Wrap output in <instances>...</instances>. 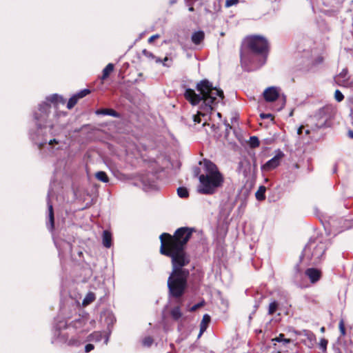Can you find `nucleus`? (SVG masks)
<instances>
[{
	"label": "nucleus",
	"mask_w": 353,
	"mask_h": 353,
	"mask_svg": "<svg viewBox=\"0 0 353 353\" xmlns=\"http://www.w3.org/2000/svg\"><path fill=\"white\" fill-rule=\"evenodd\" d=\"M263 95L266 101H274L279 97L280 89L274 86L269 87L264 90Z\"/></svg>",
	"instance_id": "obj_8"
},
{
	"label": "nucleus",
	"mask_w": 353,
	"mask_h": 353,
	"mask_svg": "<svg viewBox=\"0 0 353 353\" xmlns=\"http://www.w3.org/2000/svg\"><path fill=\"white\" fill-rule=\"evenodd\" d=\"M345 73H347V71L343 70L342 72L340 73V75L345 74Z\"/></svg>",
	"instance_id": "obj_52"
},
{
	"label": "nucleus",
	"mask_w": 353,
	"mask_h": 353,
	"mask_svg": "<svg viewBox=\"0 0 353 353\" xmlns=\"http://www.w3.org/2000/svg\"><path fill=\"white\" fill-rule=\"evenodd\" d=\"M94 300V295L92 293H90L87 295L86 298L83 301V303H90Z\"/></svg>",
	"instance_id": "obj_33"
},
{
	"label": "nucleus",
	"mask_w": 353,
	"mask_h": 353,
	"mask_svg": "<svg viewBox=\"0 0 353 353\" xmlns=\"http://www.w3.org/2000/svg\"><path fill=\"white\" fill-rule=\"evenodd\" d=\"M143 52L144 54H146V53H147V52H146V50H143Z\"/></svg>",
	"instance_id": "obj_61"
},
{
	"label": "nucleus",
	"mask_w": 353,
	"mask_h": 353,
	"mask_svg": "<svg viewBox=\"0 0 353 353\" xmlns=\"http://www.w3.org/2000/svg\"><path fill=\"white\" fill-rule=\"evenodd\" d=\"M334 98L336 101H337L338 102H341L343 100L344 96L340 90H336L334 93Z\"/></svg>",
	"instance_id": "obj_29"
},
{
	"label": "nucleus",
	"mask_w": 353,
	"mask_h": 353,
	"mask_svg": "<svg viewBox=\"0 0 353 353\" xmlns=\"http://www.w3.org/2000/svg\"><path fill=\"white\" fill-rule=\"evenodd\" d=\"M193 120L195 123H200L201 119H200V114L198 115H193Z\"/></svg>",
	"instance_id": "obj_42"
},
{
	"label": "nucleus",
	"mask_w": 353,
	"mask_h": 353,
	"mask_svg": "<svg viewBox=\"0 0 353 353\" xmlns=\"http://www.w3.org/2000/svg\"><path fill=\"white\" fill-rule=\"evenodd\" d=\"M196 94L194 90L187 88L184 93L185 98L193 105H197L201 101L204 104L203 109L206 112L212 111L214 107L224 98L223 92L221 89L214 87L208 80L201 81L196 85Z\"/></svg>",
	"instance_id": "obj_2"
},
{
	"label": "nucleus",
	"mask_w": 353,
	"mask_h": 353,
	"mask_svg": "<svg viewBox=\"0 0 353 353\" xmlns=\"http://www.w3.org/2000/svg\"><path fill=\"white\" fill-rule=\"evenodd\" d=\"M113 70H114V65L112 63H108L105 66V68L103 70V74L101 77V80L102 81L105 80Z\"/></svg>",
	"instance_id": "obj_18"
},
{
	"label": "nucleus",
	"mask_w": 353,
	"mask_h": 353,
	"mask_svg": "<svg viewBox=\"0 0 353 353\" xmlns=\"http://www.w3.org/2000/svg\"><path fill=\"white\" fill-rule=\"evenodd\" d=\"M47 100L52 103H58L59 101H62V97L58 94H52L47 98Z\"/></svg>",
	"instance_id": "obj_26"
},
{
	"label": "nucleus",
	"mask_w": 353,
	"mask_h": 353,
	"mask_svg": "<svg viewBox=\"0 0 353 353\" xmlns=\"http://www.w3.org/2000/svg\"><path fill=\"white\" fill-rule=\"evenodd\" d=\"M279 304L276 301L270 303L268 307V314L272 315L278 309Z\"/></svg>",
	"instance_id": "obj_23"
},
{
	"label": "nucleus",
	"mask_w": 353,
	"mask_h": 353,
	"mask_svg": "<svg viewBox=\"0 0 353 353\" xmlns=\"http://www.w3.org/2000/svg\"><path fill=\"white\" fill-rule=\"evenodd\" d=\"M53 143H56V144H57V143H59V141H58L57 139H52V140H50V141H49V143H48V144H49L50 145H52Z\"/></svg>",
	"instance_id": "obj_43"
},
{
	"label": "nucleus",
	"mask_w": 353,
	"mask_h": 353,
	"mask_svg": "<svg viewBox=\"0 0 353 353\" xmlns=\"http://www.w3.org/2000/svg\"><path fill=\"white\" fill-rule=\"evenodd\" d=\"M159 34H154V35H152L148 39V41L149 43H152L157 38H159Z\"/></svg>",
	"instance_id": "obj_40"
},
{
	"label": "nucleus",
	"mask_w": 353,
	"mask_h": 353,
	"mask_svg": "<svg viewBox=\"0 0 353 353\" xmlns=\"http://www.w3.org/2000/svg\"><path fill=\"white\" fill-rule=\"evenodd\" d=\"M78 100L79 99L77 96L74 95L73 97H72L67 103V108L68 109H72L77 104Z\"/></svg>",
	"instance_id": "obj_25"
},
{
	"label": "nucleus",
	"mask_w": 353,
	"mask_h": 353,
	"mask_svg": "<svg viewBox=\"0 0 353 353\" xmlns=\"http://www.w3.org/2000/svg\"><path fill=\"white\" fill-rule=\"evenodd\" d=\"M69 343L71 344V345H77L78 344V342H72L71 341H69Z\"/></svg>",
	"instance_id": "obj_48"
},
{
	"label": "nucleus",
	"mask_w": 353,
	"mask_h": 353,
	"mask_svg": "<svg viewBox=\"0 0 353 353\" xmlns=\"http://www.w3.org/2000/svg\"><path fill=\"white\" fill-rule=\"evenodd\" d=\"M323 61V58H319L318 60V63H321Z\"/></svg>",
	"instance_id": "obj_57"
},
{
	"label": "nucleus",
	"mask_w": 353,
	"mask_h": 353,
	"mask_svg": "<svg viewBox=\"0 0 353 353\" xmlns=\"http://www.w3.org/2000/svg\"><path fill=\"white\" fill-rule=\"evenodd\" d=\"M95 176L99 181H102L103 183H107L109 181V178L107 174L103 171L97 172L95 174Z\"/></svg>",
	"instance_id": "obj_21"
},
{
	"label": "nucleus",
	"mask_w": 353,
	"mask_h": 353,
	"mask_svg": "<svg viewBox=\"0 0 353 353\" xmlns=\"http://www.w3.org/2000/svg\"><path fill=\"white\" fill-rule=\"evenodd\" d=\"M48 219H49V224H48V228L50 231H52L54 228V210L53 206L50 201V199H48Z\"/></svg>",
	"instance_id": "obj_12"
},
{
	"label": "nucleus",
	"mask_w": 353,
	"mask_h": 353,
	"mask_svg": "<svg viewBox=\"0 0 353 353\" xmlns=\"http://www.w3.org/2000/svg\"><path fill=\"white\" fill-rule=\"evenodd\" d=\"M81 323V320H80V319L77 320V321L74 322V323H75V324H76V323Z\"/></svg>",
	"instance_id": "obj_59"
},
{
	"label": "nucleus",
	"mask_w": 353,
	"mask_h": 353,
	"mask_svg": "<svg viewBox=\"0 0 353 353\" xmlns=\"http://www.w3.org/2000/svg\"><path fill=\"white\" fill-rule=\"evenodd\" d=\"M348 135L350 138L353 139V131L352 130H350L348 132Z\"/></svg>",
	"instance_id": "obj_45"
},
{
	"label": "nucleus",
	"mask_w": 353,
	"mask_h": 353,
	"mask_svg": "<svg viewBox=\"0 0 353 353\" xmlns=\"http://www.w3.org/2000/svg\"><path fill=\"white\" fill-rule=\"evenodd\" d=\"M260 117L261 119H269V118H270L271 119H273V117L271 114L262 113L260 114Z\"/></svg>",
	"instance_id": "obj_38"
},
{
	"label": "nucleus",
	"mask_w": 353,
	"mask_h": 353,
	"mask_svg": "<svg viewBox=\"0 0 353 353\" xmlns=\"http://www.w3.org/2000/svg\"><path fill=\"white\" fill-rule=\"evenodd\" d=\"M153 343V339L150 336H146L143 339L142 343L145 347H150Z\"/></svg>",
	"instance_id": "obj_27"
},
{
	"label": "nucleus",
	"mask_w": 353,
	"mask_h": 353,
	"mask_svg": "<svg viewBox=\"0 0 353 353\" xmlns=\"http://www.w3.org/2000/svg\"><path fill=\"white\" fill-rule=\"evenodd\" d=\"M250 143L251 147L256 148L259 145L260 142L256 137H251Z\"/></svg>",
	"instance_id": "obj_28"
},
{
	"label": "nucleus",
	"mask_w": 353,
	"mask_h": 353,
	"mask_svg": "<svg viewBox=\"0 0 353 353\" xmlns=\"http://www.w3.org/2000/svg\"><path fill=\"white\" fill-rule=\"evenodd\" d=\"M205 37V34L203 31L199 30L195 32L192 35V41L195 44H199L203 41Z\"/></svg>",
	"instance_id": "obj_15"
},
{
	"label": "nucleus",
	"mask_w": 353,
	"mask_h": 353,
	"mask_svg": "<svg viewBox=\"0 0 353 353\" xmlns=\"http://www.w3.org/2000/svg\"><path fill=\"white\" fill-rule=\"evenodd\" d=\"M194 173H195V175H196V176H198V175H199V168H197V169L194 171Z\"/></svg>",
	"instance_id": "obj_46"
},
{
	"label": "nucleus",
	"mask_w": 353,
	"mask_h": 353,
	"mask_svg": "<svg viewBox=\"0 0 353 353\" xmlns=\"http://www.w3.org/2000/svg\"><path fill=\"white\" fill-rule=\"evenodd\" d=\"M345 73H347V71L343 70L342 72L340 73V75L345 74Z\"/></svg>",
	"instance_id": "obj_54"
},
{
	"label": "nucleus",
	"mask_w": 353,
	"mask_h": 353,
	"mask_svg": "<svg viewBox=\"0 0 353 353\" xmlns=\"http://www.w3.org/2000/svg\"><path fill=\"white\" fill-rule=\"evenodd\" d=\"M239 2V0H226L225 1V7L229 8L232 6L236 5Z\"/></svg>",
	"instance_id": "obj_34"
},
{
	"label": "nucleus",
	"mask_w": 353,
	"mask_h": 353,
	"mask_svg": "<svg viewBox=\"0 0 353 353\" xmlns=\"http://www.w3.org/2000/svg\"><path fill=\"white\" fill-rule=\"evenodd\" d=\"M201 305H202V303H197V304H196V305H193V306L190 308V311H191V312L196 311V310L199 307H200Z\"/></svg>",
	"instance_id": "obj_39"
},
{
	"label": "nucleus",
	"mask_w": 353,
	"mask_h": 353,
	"mask_svg": "<svg viewBox=\"0 0 353 353\" xmlns=\"http://www.w3.org/2000/svg\"><path fill=\"white\" fill-rule=\"evenodd\" d=\"M194 228L181 227L173 235L163 233L160 236V253L171 259L172 272L168 279L169 296L179 299L188 287L190 270L185 268L190 256L186 252V244L192 236Z\"/></svg>",
	"instance_id": "obj_1"
},
{
	"label": "nucleus",
	"mask_w": 353,
	"mask_h": 353,
	"mask_svg": "<svg viewBox=\"0 0 353 353\" xmlns=\"http://www.w3.org/2000/svg\"><path fill=\"white\" fill-rule=\"evenodd\" d=\"M171 63V59H169L168 57H165L163 59V65L165 66H170V63Z\"/></svg>",
	"instance_id": "obj_41"
},
{
	"label": "nucleus",
	"mask_w": 353,
	"mask_h": 353,
	"mask_svg": "<svg viewBox=\"0 0 353 353\" xmlns=\"http://www.w3.org/2000/svg\"><path fill=\"white\" fill-rule=\"evenodd\" d=\"M210 321V316L208 314H205L203 316V319L200 324V332L199 334V337H200L202 334L206 330L207 326Z\"/></svg>",
	"instance_id": "obj_14"
},
{
	"label": "nucleus",
	"mask_w": 353,
	"mask_h": 353,
	"mask_svg": "<svg viewBox=\"0 0 353 353\" xmlns=\"http://www.w3.org/2000/svg\"><path fill=\"white\" fill-rule=\"evenodd\" d=\"M217 116H218L219 117H221V113H219V112H218V113H217Z\"/></svg>",
	"instance_id": "obj_60"
},
{
	"label": "nucleus",
	"mask_w": 353,
	"mask_h": 353,
	"mask_svg": "<svg viewBox=\"0 0 353 353\" xmlns=\"http://www.w3.org/2000/svg\"><path fill=\"white\" fill-rule=\"evenodd\" d=\"M103 245L108 248L112 245V235L108 230H104L103 232Z\"/></svg>",
	"instance_id": "obj_16"
},
{
	"label": "nucleus",
	"mask_w": 353,
	"mask_h": 353,
	"mask_svg": "<svg viewBox=\"0 0 353 353\" xmlns=\"http://www.w3.org/2000/svg\"><path fill=\"white\" fill-rule=\"evenodd\" d=\"M303 128V126H301V127L298 129V131H297L298 134H301L302 133Z\"/></svg>",
	"instance_id": "obj_44"
},
{
	"label": "nucleus",
	"mask_w": 353,
	"mask_h": 353,
	"mask_svg": "<svg viewBox=\"0 0 353 353\" xmlns=\"http://www.w3.org/2000/svg\"><path fill=\"white\" fill-rule=\"evenodd\" d=\"M345 73H347V71L343 70L342 72L340 73V75L345 74Z\"/></svg>",
	"instance_id": "obj_55"
},
{
	"label": "nucleus",
	"mask_w": 353,
	"mask_h": 353,
	"mask_svg": "<svg viewBox=\"0 0 353 353\" xmlns=\"http://www.w3.org/2000/svg\"><path fill=\"white\" fill-rule=\"evenodd\" d=\"M268 40L262 35H250L246 37L243 44H268Z\"/></svg>",
	"instance_id": "obj_10"
},
{
	"label": "nucleus",
	"mask_w": 353,
	"mask_h": 353,
	"mask_svg": "<svg viewBox=\"0 0 353 353\" xmlns=\"http://www.w3.org/2000/svg\"><path fill=\"white\" fill-rule=\"evenodd\" d=\"M345 73H347V71L343 70L342 72L340 73V75L345 74Z\"/></svg>",
	"instance_id": "obj_53"
},
{
	"label": "nucleus",
	"mask_w": 353,
	"mask_h": 353,
	"mask_svg": "<svg viewBox=\"0 0 353 353\" xmlns=\"http://www.w3.org/2000/svg\"><path fill=\"white\" fill-rule=\"evenodd\" d=\"M326 250V245L322 241H310L303 249L301 257L308 260H314V262L319 261L323 257Z\"/></svg>",
	"instance_id": "obj_4"
},
{
	"label": "nucleus",
	"mask_w": 353,
	"mask_h": 353,
	"mask_svg": "<svg viewBox=\"0 0 353 353\" xmlns=\"http://www.w3.org/2000/svg\"><path fill=\"white\" fill-rule=\"evenodd\" d=\"M177 194L181 198H187L189 195L186 188L180 187L177 189Z\"/></svg>",
	"instance_id": "obj_24"
},
{
	"label": "nucleus",
	"mask_w": 353,
	"mask_h": 353,
	"mask_svg": "<svg viewBox=\"0 0 353 353\" xmlns=\"http://www.w3.org/2000/svg\"><path fill=\"white\" fill-rule=\"evenodd\" d=\"M172 318L177 321L182 316V312L179 306L174 307L170 311Z\"/></svg>",
	"instance_id": "obj_19"
},
{
	"label": "nucleus",
	"mask_w": 353,
	"mask_h": 353,
	"mask_svg": "<svg viewBox=\"0 0 353 353\" xmlns=\"http://www.w3.org/2000/svg\"><path fill=\"white\" fill-rule=\"evenodd\" d=\"M268 52V46H242L241 59L242 61H251L260 56L265 59Z\"/></svg>",
	"instance_id": "obj_5"
},
{
	"label": "nucleus",
	"mask_w": 353,
	"mask_h": 353,
	"mask_svg": "<svg viewBox=\"0 0 353 353\" xmlns=\"http://www.w3.org/2000/svg\"><path fill=\"white\" fill-rule=\"evenodd\" d=\"M305 275L310 279L312 283H315L321 277V272L314 268H308L305 270Z\"/></svg>",
	"instance_id": "obj_11"
},
{
	"label": "nucleus",
	"mask_w": 353,
	"mask_h": 353,
	"mask_svg": "<svg viewBox=\"0 0 353 353\" xmlns=\"http://www.w3.org/2000/svg\"><path fill=\"white\" fill-rule=\"evenodd\" d=\"M285 96L283 94L281 105H280V107H279L277 108V110H282L283 108V107L285 106Z\"/></svg>",
	"instance_id": "obj_37"
},
{
	"label": "nucleus",
	"mask_w": 353,
	"mask_h": 353,
	"mask_svg": "<svg viewBox=\"0 0 353 353\" xmlns=\"http://www.w3.org/2000/svg\"><path fill=\"white\" fill-rule=\"evenodd\" d=\"M283 154L282 152H280L279 154L275 155L273 158L270 159L263 165H262V170L270 171L278 167L280 164L281 159L283 157Z\"/></svg>",
	"instance_id": "obj_9"
},
{
	"label": "nucleus",
	"mask_w": 353,
	"mask_h": 353,
	"mask_svg": "<svg viewBox=\"0 0 353 353\" xmlns=\"http://www.w3.org/2000/svg\"><path fill=\"white\" fill-rule=\"evenodd\" d=\"M94 346L91 344V343H89V344H87L85 347V352H90L91 350H94Z\"/></svg>",
	"instance_id": "obj_35"
},
{
	"label": "nucleus",
	"mask_w": 353,
	"mask_h": 353,
	"mask_svg": "<svg viewBox=\"0 0 353 353\" xmlns=\"http://www.w3.org/2000/svg\"><path fill=\"white\" fill-rule=\"evenodd\" d=\"M310 130H305V134H310Z\"/></svg>",
	"instance_id": "obj_58"
},
{
	"label": "nucleus",
	"mask_w": 353,
	"mask_h": 353,
	"mask_svg": "<svg viewBox=\"0 0 353 353\" xmlns=\"http://www.w3.org/2000/svg\"><path fill=\"white\" fill-rule=\"evenodd\" d=\"M189 10H190V12L194 11V8H193V7H190V8H189Z\"/></svg>",
	"instance_id": "obj_56"
},
{
	"label": "nucleus",
	"mask_w": 353,
	"mask_h": 353,
	"mask_svg": "<svg viewBox=\"0 0 353 353\" xmlns=\"http://www.w3.org/2000/svg\"><path fill=\"white\" fill-rule=\"evenodd\" d=\"M275 340L277 342H283L285 343H289L291 341L290 339H285L284 337V334H280L279 336L277 338H276Z\"/></svg>",
	"instance_id": "obj_32"
},
{
	"label": "nucleus",
	"mask_w": 353,
	"mask_h": 353,
	"mask_svg": "<svg viewBox=\"0 0 353 353\" xmlns=\"http://www.w3.org/2000/svg\"><path fill=\"white\" fill-rule=\"evenodd\" d=\"M332 108L328 106L319 109L312 119L314 124V127H312V130H318L326 127L327 121L332 118Z\"/></svg>",
	"instance_id": "obj_6"
},
{
	"label": "nucleus",
	"mask_w": 353,
	"mask_h": 353,
	"mask_svg": "<svg viewBox=\"0 0 353 353\" xmlns=\"http://www.w3.org/2000/svg\"><path fill=\"white\" fill-rule=\"evenodd\" d=\"M102 334L101 332H93L92 334H91L89 336H88V340L89 341H96V342H98V341H100L101 339H102Z\"/></svg>",
	"instance_id": "obj_22"
},
{
	"label": "nucleus",
	"mask_w": 353,
	"mask_h": 353,
	"mask_svg": "<svg viewBox=\"0 0 353 353\" xmlns=\"http://www.w3.org/2000/svg\"><path fill=\"white\" fill-rule=\"evenodd\" d=\"M90 92V90L88 89H84L83 90H81L79 92H78L76 96H77L78 99H81L86 95H88Z\"/></svg>",
	"instance_id": "obj_31"
},
{
	"label": "nucleus",
	"mask_w": 353,
	"mask_h": 353,
	"mask_svg": "<svg viewBox=\"0 0 353 353\" xmlns=\"http://www.w3.org/2000/svg\"><path fill=\"white\" fill-rule=\"evenodd\" d=\"M339 330L341 332V335L344 336L345 335L346 332H345L344 321L343 319H341L340 321L339 324Z\"/></svg>",
	"instance_id": "obj_30"
},
{
	"label": "nucleus",
	"mask_w": 353,
	"mask_h": 353,
	"mask_svg": "<svg viewBox=\"0 0 353 353\" xmlns=\"http://www.w3.org/2000/svg\"><path fill=\"white\" fill-rule=\"evenodd\" d=\"M50 105L46 102L39 105V111L34 113V119L37 121V125L41 128L46 123V119L50 112Z\"/></svg>",
	"instance_id": "obj_7"
},
{
	"label": "nucleus",
	"mask_w": 353,
	"mask_h": 353,
	"mask_svg": "<svg viewBox=\"0 0 353 353\" xmlns=\"http://www.w3.org/2000/svg\"><path fill=\"white\" fill-rule=\"evenodd\" d=\"M203 164V173L199 175V184L198 192L203 194H213L223 186L224 176L219 170L217 166L211 161L204 159L199 164Z\"/></svg>",
	"instance_id": "obj_3"
},
{
	"label": "nucleus",
	"mask_w": 353,
	"mask_h": 353,
	"mask_svg": "<svg viewBox=\"0 0 353 353\" xmlns=\"http://www.w3.org/2000/svg\"><path fill=\"white\" fill-rule=\"evenodd\" d=\"M96 114L110 115L114 117H119V114L113 109H99L95 112Z\"/></svg>",
	"instance_id": "obj_17"
},
{
	"label": "nucleus",
	"mask_w": 353,
	"mask_h": 353,
	"mask_svg": "<svg viewBox=\"0 0 353 353\" xmlns=\"http://www.w3.org/2000/svg\"><path fill=\"white\" fill-rule=\"evenodd\" d=\"M327 345V341L323 339L321 340L320 346L322 349L325 350Z\"/></svg>",
	"instance_id": "obj_36"
},
{
	"label": "nucleus",
	"mask_w": 353,
	"mask_h": 353,
	"mask_svg": "<svg viewBox=\"0 0 353 353\" xmlns=\"http://www.w3.org/2000/svg\"><path fill=\"white\" fill-rule=\"evenodd\" d=\"M345 73H347V71L343 70L342 72L340 73V75L345 74Z\"/></svg>",
	"instance_id": "obj_50"
},
{
	"label": "nucleus",
	"mask_w": 353,
	"mask_h": 353,
	"mask_svg": "<svg viewBox=\"0 0 353 353\" xmlns=\"http://www.w3.org/2000/svg\"><path fill=\"white\" fill-rule=\"evenodd\" d=\"M48 219H49V224H48V228L50 231H52L54 228V210L53 206L50 201V199H48Z\"/></svg>",
	"instance_id": "obj_13"
},
{
	"label": "nucleus",
	"mask_w": 353,
	"mask_h": 353,
	"mask_svg": "<svg viewBox=\"0 0 353 353\" xmlns=\"http://www.w3.org/2000/svg\"><path fill=\"white\" fill-rule=\"evenodd\" d=\"M345 73H347V71L343 70L342 72L340 73V75L345 74Z\"/></svg>",
	"instance_id": "obj_51"
},
{
	"label": "nucleus",
	"mask_w": 353,
	"mask_h": 353,
	"mask_svg": "<svg viewBox=\"0 0 353 353\" xmlns=\"http://www.w3.org/2000/svg\"><path fill=\"white\" fill-rule=\"evenodd\" d=\"M108 339H109L108 336H105V342H104V343H105V344H108Z\"/></svg>",
	"instance_id": "obj_47"
},
{
	"label": "nucleus",
	"mask_w": 353,
	"mask_h": 353,
	"mask_svg": "<svg viewBox=\"0 0 353 353\" xmlns=\"http://www.w3.org/2000/svg\"><path fill=\"white\" fill-rule=\"evenodd\" d=\"M266 188L265 186H260L259 190L256 191L255 196L258 201H263L265 199V192Z\"/></svg>",
	"instance_id": "obj_20"
},
{
	"label": "nucleus",
	"mask_w": 353,
	"mask_h": 353,
	"mask_svg": "<svg viewBox=\"0 0 353 353\" xmlns=\"http://www.w3.org/2000/svg\"><path fill=\"white\" fill-rule=\"evenodd\" d=\"M243 163L242 161L239 162V168L240 169V168L243 165Z\"/></svg>",
	"instance_id": "obj_49"
}]
</instances>
